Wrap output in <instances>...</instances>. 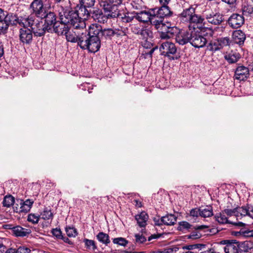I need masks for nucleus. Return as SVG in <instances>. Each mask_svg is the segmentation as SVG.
<instances>
[{"mask_svg": "<svg viewBox=\"0 0 253 253\" xmlns=\"http://www.w3.org/2000/svg\"><path fill=\"white\" fill-rule=\"evenodd\" d=\"M62 11L59 12L60 21H58L55 26L51 28V31L58 35H64L66 30L69 29V25L72 26L75 30L82 29L85 28L84 20L81 18L77 11L68 10L61 7Z\"/></svg>", "mask_w": 253, "mask_h": 253, "instance_id": "obj_1", "label": "nucleus"}, {"mask_svg": "<svg viewBox=\"0 0 253 253\" xmlns=\"http://www.w3.org/2000/svg\"><path fill=\"white\" fill-rule=\"evenodd\" d=\"M182 19L189 23V28L191 30H200L206 28L205 25V18L201 15L195 13V7L190 6L184 9L180 14Z\"/></svg>", "mask_w": 253, "mask_h": 253, "instance_id": "obj_2", "label": "nucleus"}, {"mask_svg": "<svg viewBox=\"0 0 253 253\" xmlns=\"http://www.w3.org/2000/svg\"><path fill=\"white\" fill-rule=\"evenodd\" d=\"M213 33V30L210 28L193 30L191 31L190 44L195 48L204 47L208 42L206 37H211Z\"/></svg>", "mask_w": 253, "mask_h": 253, "instance_id": "obj_3", "label": "nucleus"}, {"mask_svg": "<svg viewBox=\"0 0 253 253\" xmlns=\"http://www.w3.org/2000/svg\"><path fill=\"white\" fill-rule=\"evenodd\" d=\"M38 17L31 15L21 21L22 24L24 26H29L32 30L35 36L41 37L44 35L46 31L48 32V28L46 27L45 23L43 24L42 19L39 20Z\"/></svg>", "mask_w": 253, "mask_h": 253, "instance_id": "obj_4", "label": "nucleus"}, {"mask_svg": "<svg viewBox=\"0 0 253 253\" xmlns=\"http://www.w3.org/2000/svg\"><path fill=\"white\" fill-rule=\"evenodd\" d=\"M123 0H106L100 3L105 13H109L111 18L119 16V7L122 4Z\"/></svg>", "mask_w": 253, "mask_h": 253, "instance_id": "obj_5", "label": "nucleus"}, {"mask_svg": "<svg viewBox=\"0 0 253 253\" xmlns=\"http://www.w3.org/2000/svg\"><path fill=\"white\" fill-rule=\"evenodd\" d=\"M127 27L128 35L131 34L136 35L144 40H147L148 37H151L152 34L148 27L142 25L138 22L129 24Z\"/></svg>", "mask_w": 253, "mask_h": 253, "instance_id": "obj_6", "label": "nucleus"}, {"mask_svg": "<svg viewBox=\"0 0 253 253\" xmlns=\"http://www.w3.org/2000/svg\"><path fill=\"white\" fill-rule=\"evenodd\" d=\"M98 31L97 29H94L91 25L89 26V34L90 38L88 40L86 48L89 52L95 53L100 48L101 41L97 35Z\"/></svg>", "mask_w": 253, "mask_h": 253, "instance_id": "obj_7", "label": "nucleus"}, {"mask_svg": "<svg viewBox=\"0 0 253 253\" xmlns=\"http://www.w3.org/2000/svg\"><path fill=\"white\" fill-rule=\"evenodd\" d=\"M172 12L167 5L162 4V6L155 12H154V17L152 21L154 24H166L164 18L171 15Z\"/></svg>", "mask_w": 253, "mask_h": 253, "instance_id": "obj_8", "label": "nucleus"}, {"mask_svg": "<svg viewBox=\"0 0 253 253\" xmlns=\"http://www.w3.org/2000/svg\"><path fill=\"white\" fill-rule=\"evenodd\" d=\"M154 28L160 33V37L162 39L170 38L173 34V28L170 26L169 23L154 24Z\"/></svg>", "mask_w": 253, "mask_h": 253, "instance_id": "obj_9", "label": "nucleus"}, {"mask_svg": "<svg viewBox=\"0 0 253 253\" xmlns=\"http://www.w3.org/2000/svg\"><path fill=\"white\" fill-rule=\"evenodd\" d=\"M84 14H86L87 17L91 16L94 20L100 23L107 22L108 19L110 18L109 16V13L107 15H105L102 12V10L98 8H93L92 10H86Z\"/></svg>", "mask_w": 253, "mask_h": 253, "instance_id": "obj_10", "label": "nucleus"}, {"mask_svg": "<svg viewBox=\"0 0 253 253\" xmlns=\"http://www.w3.org/2000/svg\"><path fill=\"white\" fill-rule=\"evenodd\" d=\"M220 244L225 245L223 248L225 253H239L242 252L240 248V244L236 240H222L220 242Z\"/></svg>", "mask_w": 253, "mask_h": 253, "instance_id": "obj_11", "label": "nucleus"}, {"mask_svg": "<svg viewBox=\"0 0 253 253\" xmlns=\"http://www.w3.org/2000/svg\"><path fill=\"white\" fill-rule=\"evenodd\" d=\"M5 18H4L3 22H0L2 23L4 27H5V30L7 31L8 27L9 25H16L17 24L19 25V26H23L21 23V21L24 19H26V18H21V19H19L16 15L12 13H9L7 11L6 12V14L5 15Z\"/></svg>", "mask_w": 253, "mask_h": 253, "instance_id": "obj_12", "label": "nucleus"}, {"mask_svg": "<svg viewBox=\"0 0 253 253\" xmlns=\"http://www.w3.org/2000/svg\"><path fill=\"white\" fill-rule=\"evenodd\" d=\"M204 16L209 23L215 25L220 24L223 21V16L221 14L212 10L206 11Z\"/></svg>", "mask_w": 253, "mask_h": 253, "instance_id": "obj_13", "label": "nucleus"}, {"mask_svg": "<svg viewBox=\"0 0 253 253\" xmlns=\"http://www.w3.org/2000/svg\"><path fill=\"white\" fill-rule=\"evenodd\" d=\"M94 29H96L98 31L97 35L100 41L103 40H111L113 37V29L111 28H107L103 29L101 26L97 24L91 25Z\"/></svg>", "mask_w": 253, "mask_h": 253, "instance_id": "obj_14", "label": "nucleus"}, {"mask_svg": "<svg viewBox=\"0 0 253 253\" xmlns=\"http://www.w3.org/2000/svg\"><path fill=\"white\" fill-rule=\"evenodd\" d=\"M16 202L19 203L20 207L14 208V211L16 212H28L31 210L34 201L33 199H27L25 201L20 199H17Z\"/></svg>", "mask_w": 253, "mask_h": 253, "instance_id": "obj_15", "label": "nucleus"}, {"mask_svg": "<svg viewBox=\"0 0 253 253\" xmlns=\"http://www.w3.org/2000/svg\"><path fill=\"white\" fill-rule=\"evenodd\" d=\"M160 51L162 55L170 57V54L173 55L176 52L177 48L174 43L167 41L161 44Z\"/></svg>", "mask_w": 253, "mask_h": 253, "instance_id": "obj_16", "label": "nucleus"}, {"mask_svg": "<svg viewBox=\"0 0 253 253\" xmlns=\"http://www.w3.org/2000/svg\"><path fill=\"white\" fill-rule=\"evenodd\" d=\"M23 27L20 29L19 39L23 44H30L33 41L32 30L27 28L29 26H22Z\"/></svg>", "mask_w": 253, "mask_h": 253, "instance_id": "obj_17", "label": "nucleus"}, {"mask_svg": "<svg viewBox=\"0 0 253 253\" xmlns=\"http://www.w3.org/2000/svg\"><path fill=\"white\" fill-rule=\"evenodd\" d=\"M44 19V23L46 27L48 28V31H51V28L53 27L58 21L57 20L56 14L53 11L47 10L44 14L40 17Z\"/></svg>", "mask_w": 253, "mask_h": 253, "instance_id": "obj_18", "label": "nucleus"}, {"mask_svg": "<svg viewBox=\"0 0 253 253\" xmlns=\"http://www.w3.org/2000/svg\"><path fill=\"white\" fill-rule=\"evenodd\" d=\"M30 8L32 9L33 13L36 17L40 18L42 16L47 9L43 7L42 0H34L30 5Z\"/></svg>", "mask_w": 253, "mask_h": 253, "instance_id": "obj_19", "label": "nucleus"}, {"mask_svg": "<svg viewBox=\"0 0 253 253\" xmlns=\"http://www.w3.org/2000/svg\"><path fill=\"white\" fill-rule=\"evenodd\" d=\"M244 22L245 19L243 16L237 13L232 14L228 20L229 25L234 29L241 27Z\"/></svg>", "mask_w": 253, "mask_h": 253, "instance_id": "obj_20", "label": "nucleus"}, {"mask_svg": "<svg viewBox=\"0 0 253 253\" xmlns=\"http://www.w3.org/2000/svg\"><path fill=\"white\" fill-rule=\"evenodd\" d=\"M135 16V20L147 23L150 22L151 25L154 27V24L152 21L154 17V14H152L149 11H142L140 12H134Z\"/></svg>", "mask_w": 253, "mask_h": 253, "instance_id": "obj_21", "label": "nucleus"}, {"mask_svg": "<svg viewBox=\"0 0 253 253\" xmlns=\"http://www.w3.org/2000/svg\"><path fill=\"white\" fill-rule=\"evenodd\" d=\"M249 70L248 68L243 65L238 66L235 71L234 78L239 81H245L249 77Z\"/></svg>", "mask_w": 253, "mask_h": 253, "instance_id": "obj_22", "label": "nucleus"}, {"mask_svg": "<svg viewBox=\"0 0 253 253\" xmlns=\"http://www.w3.org/2000/svg\"><path fill=\"white\" fill-rule=\"evenodd\" d=\"M214 218L215 220L217 221L219 224H232L234 225H239L240 226H243L245 225L244 223L241 222L238 223H234L229 221L228 219V217L226 215L225 213L222 210L220 212L216 213Z\"/></svg>", "mask_w": 253, "mask_h": 253, "instance_id": "obj_23", "label": "nucleus"}, {"mask_svg": "<svg viewBox=\"0 0 253 253\" xmlns=\"http://www.w3.org/2000/svg\"><path fill=\"white\" fill-rule=\"evenodd\" d=\"M191 31H180L175 37V41L179 45H185L190 43Z\"/></svg>", "mask_w": 253, "mask_h": 253, "instance_id": "obj_24", "label": "nucleus"}, {"mask_svg": "<svg viewBox=\"0 0 253 253\" xmlns=\"http://www.w3.org/2000/svg\"><path fill=\"white\" fill-rule=\"evenodd\" d=\"M82 31L84 30V32H82L81 33L80 35L78 37V40L76 43L78 46L82 49H86L87 48V44L88 40L90 38V34H89V30L87 31L85 30L80 29Z\"/></svg>", "mask_w": 253, "mask_h": 253, "instance_id": "obj_25", "label": "nucleus"}, {"mask_svg": "<svg viewBox=\"0 0 253 253\" xmlns=\"http://www.w3.org/2000/svg\"><path fill=\"white\" fill-rule=\"evenodd\" d=\"M77 30H75V29H71V28H69L68 30H66V32L65 33V36H66V39L67 41L69 42L76 43L78 40V37L80 35V33L77 32L76 31Z\"/></svg>", "mask_w": 253, "mask_h": 253, "instance_id": "obj_26", "label": "nucleus"}, {"mask_svg": "<svg viewBox=\"0 0 253 253\" xmlns=\"http://www.w3.org/2000/svg\"><path fill=\"white\" fill-rule=\"evenodd\" d=\"M240 58V54L236 50H231L230 52H226L224 55L225 59L229 64H233L237 62Z\"/></svg>", "mask_w": 253, "mask_h": 253, "instance_id": "obj_27", "label": "nucleus"}, {"mask_svg": "<svg viewBox=\"0 0 253 253\" xmlns=\"http://www.w3.org/2000/svg\"><path fill=\"white\" fill-rule=\"evenodd\" d=\"M148 218L149 216L148 214L145 211H142L135 216V220L137 221L138 225L140 227H144L146 226Z\"/></svg>", "mask_w": 253, "mask_h": 253, "instance_id": "obj_28", "label": "nucleus"}, {"mask_svg": "<svg viewBox=\"0 0 253 253\" xmlns=\"http://www.w3.org/2000/svg\"><path fill=\"white\" fill-rule=\"evenodd\" d=\"M232 39L235 43L241 45L244 43L246 36L242 31L237 30L233 33Z\"/></svg>", "mask_w": 253, "mask_h": 253, "instance_id": "obj_29", "label": "nucleus"}, {"mask_svg": "<svg viewBox=\"0 0 253 253\" xmlns=\"http://www.w3.org/2000/svg\"><path fill=\"white\" fill-rule=\"evenodd\" d=\"M30 233L31 230L30 229L23 228L20 226H16L12 227V233L16 237H24Z\"/></svg>", "mask_w": 253, "mask_h": 253, "instance_id": "obj_30", "label": "nucleus"}, {"mask_svg": "<svg viewBox=\"0 0 253 253\" xmlns=\"http://www.w3.org/2000/svg\"><path fill=\"white\" fill-rule=\"evenodd\" d=\"M208 228L209 226L205 225L196 226L194 227V229L195 230V231L192 232L190 235H188V238L192 239H197L200 238L202 236V235L197 230H201Z\"/></svg>", "mask_w": 253, "mask_h": 253, "instance_id": "obj_31", "label": "nucleus"}, {"mask_svg": "<svg viewBox=\"0 0 253 253\" xmlns=\"http://www.w3.org/2000/svg\"><path fill=\"white\" fill-rule=\"evenodd\" d=\"M121 22L123 24H127L133 23L135 19V13H126L123 14L120 17Z\"/></svg>", "mask_w": 253, "mask_h": 253, "instance_id": "obj_32", "label": "nucleus"}, {"mask_svg": "<svg viewBox=\"0 0 253 253\" xmlns=\"http://www.w3.org/2000/svg\"><path fill=\"white\" fill-rule=\"evenodd\" d=\"M177 217L172 214H167L161 218V222L167 225H173L176 221Z\"/></svg>", "mask_w": 253, "mask_h": 253, "instance_id": "obj_33", "label": "nucleus"}, {"mask_svg": "<svg viewBox=\"0 0 253 253\" xmlns=\"http://www.w3.org/2000/svg\"><path fill=\"white\" fill-rule=\"evenodd\" d=\"M96 238L100 243L108 245L110 243V237L108 234L103 232H100L96 235Z\"/></svg>", "mask_w": 253, "mask_h": 253, "instance_id": "obj_34", "label": "nucleus"}, {"mask_svg": "<svg viewBox=\"0 0 253 253\" xmlns=\"http://www.w3.org/2000/svg\"><path fill=\"white\" fill-rule=\"evenodd\" d=\"M15 198L11 195H7L4 197L2 202V206L4 207L9 208L14 205L15 203Z\"/></svg>", "mask_w": 253, "mask_h": 253, "instance_id": "obj_35", "label": "nucleus"}, {"mask_svg": "<svg viewBox=\"0 0 253 253\" xmlns=\"http://www.w3.org/2000/svg\"><path fill=\"white\" fill-rule=\"evenodd\" d=\"M213 215L212 207L207 206L205 208H200V216L203 217H208Z\"/></svg>", "mask_w": 253, "mask_h": 253, "instance_id": "obj_36", "label": "nucleus"}, {"mask_svg": "<svg viewBox=\"0 0 253 253\" xmlns=\"http://www.w3.org/2000/svg\"><path fill=\"white\" fill-rule=\"evenodd\" d=\"M116 35L117 37H122L128 35V27L126 25L125 27H121V29H115L113 30V36Z\"/></svg>", "mask_w": 253, "mask_h": 253, "instance_id": "obj_37", "label": "nucleus"}, {"mask_svg": "<svg viewBox=\"0 0 253 253\" xmlns=\"http://www.w3.org/2000/svg\"><path fill=\"white\" fill-rule=\"evenodd\" d=\"M83 242L84 244L85 248L88 250L95 251L97 249V246L94 240L84 238Z\"/></svg>", "mask_w": 253, "mask_h": 253, "instance_id": "obj_38", "label": "nucleus"}, {"mask_svg": "<svg viewBox=\"0 0 253 253\" xmlns=\"http://www.w3.org/2000/svg\"><path fill=\"white\" fill-rule=\"evenodd\" d=\"M207 49L214 52L220 50L217 40L214 39L211 41L207 45Z\"/></svg>", "mask_w": 253, "mask_h": 253, "instance_id": "obj_39", "label": "nucleus"}, {"mask_svg": "<svg viewBox=\"0 0 253 253\" xmlns=\"http://www.w3.org/2000/svg\"><path fill=\"white\" fill-rule=\"evenodd\" d=\"M80 3L84 9V13H86V8L92 7L95 3V0H79Z\"/></svg>", "mask_w": 253, "mask_h": 253, "instance_id": "obj_40", "label": "nucleus"}, {"mask_svg": "<svg viewBox=\"0 0 253 253\" xmlns=\"http://www.w3.org/2000/svg\"><path fill=\"white\" fill-rule=\"evenodd\" d=\"M243 14L246 16L253 15V6L248 4H244L242 8Z\"/></svg>", "mask_w": 253, "mask_h": 253, "instance_id": "obj_41", "label": "nucleus"}, {"mask_svg": "<svg viewBox=\"0 0 253 253\" xmlns=\"http://www.w3.org/2000/svg\"><path fill=\"white\" fill-rule=\"evenodd\" d=\"M192 226V225L187 221H180L178 223L177 230L184 232L188 230Z\"/></svg>", "mask_w": 253, "mask_h": 253, "instance_id": "obj_42", "label": "nucleus"}, {"mask_svg": "<svg viewBox=\"0 0 253 253\" xmlns=\"http://www.w3.org/2000/svg\"><path fill=\"white\" fill-rule=\"evenodd\" d=\"M219 47L221 49H222L224 47H225L230 44V39L228 37H223L217 39Z\"/></svg>", "mask_w": 253, "mask_h": 253, "instance_id": "obj_43", "label": "nucleus"}, {"mask_svg": "<svg viewBox=\"0 0 253 253\" xmlns=\"http://www.w3.org/2000/svg\"><path fill=\"white\" fill-rule=\"evenodd\" d=\"M236 212L237 214V218L240 216H244L248 215V206L247 207H236Z\"/></svg>", "mask_w": 253, "mask_h": 253, "instance_id": "obj_44", "label": "nucleus"}, {"mask_svg": "<svg viewBox=\"0 0 253 253\" xmlns=\"http://www.w3.org/2000/svg\"><path fill=\"white\" fill-rule=\"evenodd\" d=\"M236 210V207L231 209L229 208V206H227L226 209L223 210V211L225 213L228 218L232 216H235L237 218Z\"/></svg>", "mask_w": 253, "mask_h": 253, "instance_id": "obj_45", "label": "nucleus"}, {"mask_svg": "<svg viewBox=\"0 0 253 253\" xmlns=\"http://www.w3.org/2000/svg\"><path fill=\"white\" fill-rule=\"evenodd\" d=\"M65 230L67 236L69 237H75L78 234L77 229L73 227H66Z\"/></svg>", "mask_w": 253, "mask_h": 253, "instance_id": "obj_46", "label": "nucleus"}, {"mask_svg": "<svg viewBox=\"0 0 253 253\" xmlns=\"http://www.w3.org/2000/svg\"><path fill=\"white\" fill-rule=\"evenodd\" d=\"M42 218L43 219L47 220L52 219L53 217V214L50 210L45 209L41 213Z\"/></svg>", "mask_w": 253, "mask_h": 253, "instance_id": "obj_47", "label": "nucleus"}, {"mask_svg": "<svg viewBox=\"0 0 253 253\" xmlns=\"http://www.w3.org/2000/svg\"><path fill=\"white\" fill-rule=\"evenodd\" d=\"M113 242L115 244H118L124 247L128 243V241L126 239L122 237L114 238L113 240Z\"/></svg>", "mask_w": 253, "mask_h": 253, "instance_id": "obj_48", "label": "nucleus"}, {"mask_svg": "<svg viewBox=\"0 0 253 253\" xmlns=\"http://www.w3.org/2000/svg\"><path fill=\"white\" fill-rule=\"evenodd\" d=\"M40 216L35 214H29L28 216V221L33 223H37L39 222Z\"/></svg>", "mask_w": 253, "mask_h": 253, "instance_id": "obj_49", "label": "nucleus"}, {"mask_svg": "<svg viewBox=\"0 0 253 253\" xmlns=\"http://www.w3.org/2000/svg\"><path fill=\"white\" fill-rule=\"evenodd\" d=\"M135 242L136 244H142L146 241V238L142 234H136L135 235Z\"/></svg>", "mask_w": 253, "mask_h": 253, "instance_id": "obj_50", "label": "nucleus"}, {"mask_svg": "<svg viewBox=\"0 0 253 253\" xmlns=\"http://www.w3.org/2000/svg\"><path fill=\"white\" fill-rule=\"evenodd\" d=\"M52 235L55 237L57 239H60L63 238L62 232L60 229L55 228L51 230Z\"/></svg>", "mask_w": 253, "mask_h": 253, "instance_id": "obj_51", "label": "nucleus"}, {"mask_svg": "<svg viewBox=\"0 0 253 253\" xmlns=\"http://www.w3.org/2000/svg\"><path fill=\"white\" fill-rule=\"evenodd\" d=\"M200 216V209H193L190 211L189 216L194 217H198Z\"/></svg>", "mask_w": 253, "mask_h": 253, "instance_id": "obj_52", "label": "nucleus"}, {"mask_svg": "<svg viewBox=\"0 0 253 253\" xmlns=\"http://www.w3.org/2000/svg\"><path fill=\"white\" fill-rule=\"evenodd\" d=\"M17 253H31V250L26 247H20L17 250Z\"/></svg>", "mask_w": 253, "mask_h": 253, "instance_id": "obj_53", "label": "nucleus"}, {"mask_svg": "<svg viewBox=\"0 0 253 253\" xmlns=\"http://www.w3.org/2000/svg\"><path fill=\"white\" fill-rule=\"evenodd\" d=\"M3 241H5V239L0 238V252L2 253L6 250V247L3 244Z\"/></svg>", "mask_w": 253, "mask_h": 253, "instance_id": "obj_54", "label": "nucleus"}, {"mask_svg": "<svg viewBox=\"0 0 253 253\" xmlns=\"http://www.w3.org/2000/svg\"><path fill=\"white\" fill-rule=\"evenodd\" d=\"M162 235L161 234H152L151 236H150L148 238V240L149 241H151L153 239H156L159 238Z\"/></svg>", "mask_w": 253, "mask_h": 253, "instance_id": "obj_55", "label": "nucleus"}, {"mask_svg": "<svg viewBox=\"0 0 253 253\" xmlns=\"http://www.w3.org/2000/svg\"><path fill=\"white\" fill-rule=\"evenodd\" d=\"M6 11H4L2 8H0V22L1 21L3 22L4 18H5V15L6 14Z\"/></svg>", "mask_w": 253, "mask_h": 253, "instance_id": "obj_56", "label": "nucleus"}, {"mask_svg": "<svg viewBox=\"0 0 253 253\" xmlns=\"http://www.w3.org/2000/svg\"><path fill=\"white\" fill-rule=\"evenodd\" d=\"M248 215L253 218V207L251 205H248Z\"/></svg>", "mask_w": 253, "mask_h": 253, "instance_id": "obj_57", "label": "nucleus"}, {"mask_svg": "<svg viewBox=\"0 0 253 253\" xmlns=\"http://www.w3.org/2000/svg\"><path fill=\"white\" fill-rule=\"evenodd\" d=\"M195 249H199L200 250L205 248L206 245L203 244H194Z\"/></svg>", "mask_w": 253, "mask_h": 253, "instance_id": "obj_58", "label": "nucleus"}, {"mask_svg": "<svg viewBox=\"0 0 253 253\" xmlns=\"http://www.w3.org/2000/svg\"><path fill=\"white\" fill-rule=\"evenodd\" d=\"M4 25H3L2 23L0 22V35L6 32L5 27H4Z\"/></svg>", "mask_w": 253, "mask_h": 253, "instance_id": "obj_59", "label": "nucleus"}, {"mask_svg": "<svg viewBox=\"0 0 253 253\" xmlns=\"http://www.w3.org/2000/svg\"><path fill=\"white\" fill-rule=\"evenodd\" d=\"M222 1L227 3L229 5H233L236 1L237 0H221Z\"/></svg>", "mask_w": 253, "mask_h": 253, "instance_id": "obj_60", "label": "nucleus"}, {"mask_svg": "<svg viewBox=\"0 0 253 253\" xmlns=\"http://www.w3.org/2000/svg\"><path fill=\"white\" fill-rule=\"evenodd\" d=\"M154 221L155 224L156 225L160 226V225L164 224L163 222H161V218H158V219L155 218L154 219Z\"/></svg>", "mask_w": 253, "mask_h": 253, "instance_id": "obj_61", "label": "nucleus"}, {"mask_svg": "<svg viewBox=\"0 0 253 253\" xmlns=\"http://www.w3.org/2000/svg\"><path fill=\"white\" fill-rule=\"evenodd\" d=\"M64 242L68 243L70 245L72 244V242L68 239V237H64L63 236V238H61Z\"/></svg>", "mask_w": 253, "mask_h": 253, "instance_id": "obj_62", "label": "nucleus"}, {"mask_svg": "<svg viewBox=\"0 0 253 253\" xmlns=\"http://www.w3.org/2000/svg\"><path fill=\"white\" fill-rule=\"evenodd\" d=\"M5 252L6 253H17V250L12 248L8 249Z\"/></svg>", "mask_w": 253, "mask_h": 253, "instance_id": "obj_63", "label": "nucleus"}, {"mask_svg": "<svg viewBox=\"0 0 253 253\" xmlns=\"http://www.w3.org/2000/svg\"><path fill=\"white\" fill-rule=\"evenodd\" d=\"M173 251L172 249H169L168 250V251H166V250L164 252H154L152 253H169L170 252H172Z\"/></svg>", "mask_w": 253, "mask_h": 253, "instance_id": "obj_64", "label": "nucleus"}]
</instances>
